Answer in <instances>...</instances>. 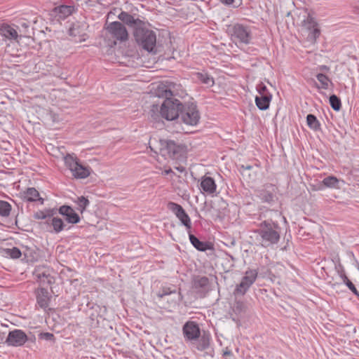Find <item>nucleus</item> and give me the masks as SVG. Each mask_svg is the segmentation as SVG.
Segmentation results:
<instances>
[{
    "instance_id": "nucleus-1",
    "label": "nucleus",
    "mask_w": 359,
    "mask_h": 359,
    "mask_svg": "<svg viewBox=\"0 0 359 359\" xmlns=\"http://www.w3.org/2000/svg\"><path fill=\"white\" fill-rule=\"evenodd\" d=\"M186 95V93L182 90L181 93L176 92L175 89L170 90H158L157 93L158 97H165V100L161 106L160 113L162 117L168 121H172L179 116V112L182 111L183 107L182 103L173 97L178 96L183 97Z\"/></svg>"
},
{
    "instance_id": "nucleus-2",
    "label": "nucleus",
    "mask_w": 359,
    "mask_h": 359,
    "mask_svg": "<svg viewBox=\"0 0 359 359\" xmlns=\"http://www.w3.org/2000/svg\"><path fill=\"white\" fill-rule=\"evenodd\" d=\"M158 143L157 149L164 156H168L172 159H177L186 152V147L182 144H177L174 141L169 140L160 139L157 142L155 137L150 140V148L153 150L152 146Z\"/></svg>"
},
{
    "instance_id": "nucleus-3",
    "label": "nucleus",
    "mask_w": 359,
    "mask_h": 359,
    "mask_svg": "<svg viewBox=\"0 0 359 359\" xmlns=\"http://www.w3.org/2000/svg\"><path fill=\"white\" fill-rule=\"evenodd\" d=\"M136 41L144 50L152 52L156 46V36L154 31L147 27L146 22L134 31Z\"/></svg>"
},
{
    "instance_id": "nucleus-4",
    "label": "nucleus",
    "mask_w": 359,
    "mask_h": 359,
    "mask_svg": "<svg viewBox=\"0 0 359 359\" xmlns=\"http://www.w3.org/2000/svg\"><path fill=\"white\" fill-rule=\"evenodd\" d=\"M300 27L302 34L306 36L308 41L315 43L320 32L315 19L304 12Z\"/></svg>"
},
{
    "instance_id": "nucleus-5",
    "label": "nucleus",
    "mask_w": 359,
    "mask_h": 359,
    "mask_svg": "<svg viewBox=\"0 0 359 359\" xmlns=\"http://www.w3.org/2000/svg\"><path fill=\"white\" fill-rule=\"evenodd\" d=\"M257 233L261 238V245L264 248L277 243L280 239L279 233L273 228L271 223L266 221L260 224Z\"/></svg>"
},
{
    "instance_id": "nucleus-6",
    "label": "nucleus",
    "mask_w": 359,
    "mask_h": 359,
    "mask_svg": "<svg viewBox=\"0 0 359 359\" xmlns=\"http://www.w3.org/2000/svg\"><path fill=\"white\" fill-rule=\"evenodd\" d=\"M64 161L74 177L83 179L90 175V168L81 164L76 156L67 154L64 157Z\"/></svg>"
},
{
    "instance_id": "nucleus-7",
    "label": "nucleus",
    "mask_w": 359,
    "mask_h": 359,
    "mask_svg": "<svg viewBox=\"0 0 359 359\" xmlns=\"http://www.w3.org/2000/svg\"><path fill=\"white\" fill-rule=\"evenodd\" d=\"M257 277V271L254 269L247 271L239 284L236 286L233 294L235 295H244L251 285L255 282Z\"/></svg>"
},
{
    "instance_id": "nucleus-8",
    "label": "nucleus",
    "mask_w": 359,
    "mask_h": 359,
    "mask_svg": "<svg viewBox=\"0 0 359 359\" xmlns=\"http://www.w3.org/2000/svg\"><path fill=\"white\" fill-rule=\"evenodd\" d=\"M229 32L233 39L245 44L249 43L252 39L250 29L240 24H236L229 27Z\"/></svg>"
},
{
    "instance_id": "nucleus-9",
    "label": "nucleus",
    "mask_w": 359,
    "mask_h": 359,
    "mask_svg": "<svg viewBox=\"0 0 359 359\" xmlns=\"http://www.w3.org/2000/svg\"><path fill=\"white\" fill-rule=\"evenodd\" d=\"M106 30L110 36L116 41H126L128 39V31L120 22H110L107 25Z\"/></svg>"
},
{
    "instance_id": "nucleus-10",
    "label": "nucleus",
    "mask_w": 359,
    "mask_h": 359,
    "mask_svg": "<svg viewBox=\"0 0 359 359\" xmlns=\"http://www.w3.org/2000/svg\"><path fill=\"white\" fill-rule=\"evenodd\" d=\"M182 333L186 341L193 343L200 337L201 330L197 323L188 321L183 325Z\"/></svg>"
},
{
    "instance_id": "nucleus-11",
    "label": "nucleus",
    "mask_w": 359,
    "mask_h": 359,
    "mask_svg": "<svg viewBox=\"0 0 359 359\" xmlns=\"http://www.w3.org/2000/svg\"><path fill=\"white\" fill-rule=\"evenodd\" d=\"M181 118L182 121L189 126H196L198 124L200 115L195 105H190L187 107L184 111H181Z\"/></svg>"
},
{
    "instance_id": "nucleus-12",
    "label": "nucleus",
    "mask_w": 359,
    "mask_h": 359,
    "mask_svg": "<svg viewBox=\"0 0 359 359\" xmlns=\"http://www.w3.org/2000/svg\"><path fill=\"white\" fill-rule=\"evenodd\" d=\"M27 340L26 334L20 330H15L8 333L6 342L12 346H22Z\"/></svg>"
},
{
    "instance_id": "nucleus-13",
    "label": "nucleus",
    "mask_w": 359,
    "mask_h": 359,
    "mask_svg": "<svg viewBox=\"0 0 359 359\" xmlns=\"http://www.w3.org/2000/svg\"><path fill=\"white\" fill-rule=\"evenodd\" d=\"M171 210L180 221L181 224L185 226L187 230L189 231L191 228V222L189 216L184 210L177 203H172Z\"/></svg>"
},
{
    "instance_id": "nucleus-14",
    "label": "nucleus",
    "mask_w": 359,
    "mask_h": 359,
    "mask_svg": "<svg viewBox=\"0 0 359 359\" xmlns=\"http://www.w3.org/2000/svg\"><path fill=\"white\" fill-rule=\"evenodd\" d=\"M36 297L37 305L46 310L49 307L51 296L49 292L44 288H39L36 291Z\"/></svg>"
},
{
    "instance_id": "nucleus-15",
    "label": "nucleus",
    "mask_w": 359,
    "mask_h": 359,
    "mask_svg": "<svg viewBox=\"0 0 359 359\" xmlns=\"http://www.w3.org/2000/svg\"><path fill=\"white\" fill-rule=\"evenodd\" d=\"M118 18L128 26L133 27L134 31L137 30L139 27L143 25L144 22L138 18H135L133 16L124 11L121 12L118 15Z\"/></svg>"
},
{
    "instance_id": "nucleus-16",
    "label": "nucleus",
    "mask_w": 359,
    "mask_h": 359,
    "mask_svg": "<svg viewBox=\"0 0 359 359\" xmlns=\"http://www.w3.org/2000/svg\"><path fill=\"white\" fill-rule=\"evenodd\" d=\"M59 212L69 223L76 224L80 220L78 214L68 205L60 207Z\"/></svg>"
},
{
    "instance_id": "nucleus-17",
    "label": "nucleus",
    "mask_w": 359,
    "mask_h": 359,
    "mask_svg": "<svg viewBox=\"0 0 359 359\" xmlns=\"http://www.w3.org/2000/svg\"><path fill=\"white\" fill-rule=\"evenodd\" d=\"M35 276L41 284H50L53 277L50 274L49 269L45 267L38 268L35 271Z\"/></svg>"
},
{
    "instance_id": "nucleus-18",
    "label": "nucleus",
    "mask_w": 359,
    "mask_h": 359,
    "mask_svg": "<svg viewBox=\"0 0 359 359\" xmlns=\"http://www.w3.org/2000/svg\"><path fill=\"white\" fill-rule=\"evenodd\" d=\"M192 285L197 292H203L208 289L209 280L205 276H196L193 279Z\"/></svg>"
},
{
    "instance_id": "nucleus-19",
    "label": "nucleus",
    "mask_w": 359,
    "mask_h": 359,
    "mask_svg": "<svg viewBox=\"0 0 359 359\" xmlns=\"http://www.w3.org/2000/svg\"><path fill=\"white\" fill-rule=\"evenodd\" d=\"M323 184L325 187L332 189H341L344 184L345 182L343 180L338 179L334 176H329L323 180Z\"/></svg>"
},
{
    "instance_id": "nucleus-20",
    "label": "nucleus",
    "mask_w": 359,
    "mask_h": 359,
    "mask_svg": "<svg viewBox=\"0 0 359 359\" xmlns=\"http://www.w3.org/2000/svg\"><path fill=\"white\" fill-rule=\"evenodd\" d=\"M201 188L207 194H212L216 190V184L210 177H204L201 179Z\"/></svg>"
},
{
    "instance_id": "nucleus-21",
    "label": "nucleus",
    "mask_w": 359,
    "mask_h": 359,
    "mask_svg": "<svg viewBox=\"0 0 359 359\" xmlns=\"http://www.w3.org/2000/svg\"><path fill=\"white\" fill-rule=\"evenodd\" d=\"M0 35L10 40H16L18 38V34L16 29L9 25L3 26L0 29Z\"/></svg>"
},
{
    "instance_id": "nucleus-22",
    "label": "nucleus",
    "mask_w": 359,
    "mask_h": 359,
    "mask_svg": "<svg viewBox=\"0 0 359 359\" xmlns=\"http://www.w3.org/2000/svg\"><path fill=\"white\" fill-rule=\"evenodd\" d=\"M272 98L271 95H263L256 96L255 103L257 107L261 110H266L269 108Z\"/></svg>"
},
{
    "instance_id": "nucleus-23",
    "label": "nucleus",
    "mask_w": 359,
    "mask_h": 359,
    "mask_svg": "<svg viewBox=\"0 0 359 359\" xmlns=\"http://www.w3.org/2000/svg\"><path fill=\"white\" fill-rule=\"evenodd\" d=\"M24 198L27 202H36L38 201L43 202L47 200V198L41 196L38 191L34 188H29L25 193Z\"/></svg>"
},
{
    "instance_id": "nucleus-24",
    "label": "nucleus",
    "mask_w": 359,
    "mask_h": 359,
    "mask_svg": "<svg viewBox=\"0 0 359 359\" xmlns=\"http://www.w3.org/2000/svg\"><path fill=\"white\" fill-rule=\"evenodd\" d=\"M189 240L191 243L198 250L200 251H205L206 250L210 248V245L208 243L202 242L199 241L196 236L189 233Z\"/></svg>"
},
{
    "instance_id": "nucleus-25",
    "label": "nucleus",
    "mask_w": 359,
    "mask_h": 359,
    "mask_svg": "<svg viewBox=\"0 0 359 359\" xmlns=\"http://www.w3.org/2000/svg\"><path fill=\"white\" fill-rule=\"evenodd\" d=\"M47 222L51 224L53 230L55 233H59L62 231L65 226L62 219L59 217H50L48 219Z\"/></svg>"
},
{
    "instance_id": "nucleus-26",
    "label": "nucleus",
    "mask_w": 359,
    "mask_h": 359,
    "mask_svg": "<svg viewBox=\"0 0 359 359\" xmlns=\"http://www.w3.org/2000/svg\"><path fill=\"white\" fill-rule=\"evenodd\" d=\"M210 337L208 334L200 335V337L196 340V348L201 351L205 350L210 345Z\"/></svg>"
},
{
    "instance_id": "nucleus-27",
    "label": "nucleus",
    "mask_w": 359,
    "mask_h": 359,
    "mask_svg": "<svg viewBox=\"0 0 359 359\" xmlns=\"http://www.w3.org/2000/svg\"><path fill=\"white\" fill-rule=\"evenodd\" d=\"M196 76L201 83L208 86H212L215 83L213 78L206 72H197Z\"/></svg>"
},
{
    "instance_id": "nucleus-28",
    "label": "nucleus",
    "mask_w": 359,
    "mask_h": 359,
    "mask_svg": "<svg viewBox=\"0 0 359 359\" xmlns=\"http://www.w3.org/2000/svg\"><path fill=\"white\" fill-rule=\"evenodd\" d=\"M339 276L342 280V282L347 285V287L357 296H359V292L356 290L354 285L348 280L347 276L344 273L343 270L338 271Z\"/></svg>"
},
{
    "instance_id": "nucleus-29",
    "label": "nucleus",
    "mask_w": 359,
    "mask_h": 359,
    "mask_svg": "<svg viewBox=\"0 0 359 359\" xmlns=\"http://www.w3.org/2000/svg\"><path fill=\"white\" fill-rule=\"evenodd\" d=\"M306 122L310 128L314 130L320 129V123L316 117L313 114H309L306 117Z\"/></svg>"
},
{
    "instance_id": "nucleus-30",
    "label": "nucleus",
    "mask_w": 359,
    "mask_h": 359,
    "mask_svg": "<svg viewBox=\"0 0 359 359\" xmlns=\"http://www.w3.org/2000/svg\"><path fill=\"white\" fill-rule=\"evenodd\" d=\"M4 253L6 257H8L12 259L19 258L22 255L20 250L15 247L4 249Z\"/></svg>"
},
{
    "instance_id": "nucleus-31",
    "label": "nucleus",
    "mask_w": 359,
    "mask_h": 359,
    "mask_svg": "<svg viewBox=\"0 0 359 359\" xmlns=\"http://www.w3.org/2000/svg\"><path fill=\"white\" fill-rule=\"evenodd\" d=\"M316 78L320 84L318 88L323 89H327L329 88V84L331 81L327 76L323 74H318Z\"/></svg>"
},
{
    "instance_id": "nucleus-32",
    "label": "nucleus",
    "mask_w": 359,
    "mask_h": 359,
    "mask_svg": "<svg viewBox=\"0 0 359 359\" xmlns=\"http://www.w3.org/2000/svg\"><path fill=\"white\" fill-rule=\"evenodd\" d=\"M53 215V210H39L34 213V217L39 219H49Z\"/></svg>"
},
{
    "instance_id": "nucleus-33",
    "label": "nucleus",
    "mask_w": 359,
    "mask_h": 359,
    "mask_svg": "<svg viewBox=\"0 0 359 359\" xmlns=\"http://www.w3.org/2000/svg\"><path fill=\"white\" fill-rule=\"evenodd\" d=\"M330 104L332 108L335 111H339L341 109V101L339 98L335 95H332L330 97Z\"/></svg>"
},
{
    "instance_id": "nucleus-34",
    "label": "nucleus",
    "mask_w": 359,
    "mask_h": 359,
    "mask_svg": "<svg viewBox=\"0 0 359 359\" xmlns=\"http://www.w3.org/2000/svg\"><path fill=\"white\" fill-rule=\"evenodd\" d=\"M11 210V206L10 203H0V215L8 216Z\"/></svg>"
},
{
    "instance_id": "nucleus-35",
    "label": "nucleus",
    "mask_w": 359,
    "mask_h": 359,
    "mask_svg": "<svg viewBox=\"0 0 359 359\" xmlns=\"http://www.w3.org/2000/svg\"><path fill=\"white\" fill-rule=\"evenodd\" d=\"M262 199L265 202H270L274 201L273 195L270 191H266L261 194Z\"/></svg>"
},
{
    "instance_id": "nucleus-36",
    "label": "nucleus",
    "mask_w": 359,
    "mask_h": 359,
    "mask_svg": "<svg viewBox=\"0 0 359 359\" xmlns=\"http://www.w3.org/2000/svg\"><path fill=\"white\" fill-rule=\"evenodd\" d=\"M257 89L258 90V93L259 94V95H271L267 90V88L266 86H264V84L262 83H260L259 85L257 86Z\"/></svg>"
},
{
    "instance_id": "nucleus-37",
    "label": "nucleus",
    "mask_w": 359,
    "mask_h": 359,
    "mask_svg": "<svg viewBox=\"0 0 359 359\" xmlns=\"http://www.w3.org/2000/svg\"><path fill=\"white\" fill-rule=\"evenodd\" d=\"M172 89H175V90L176 92L181 93L182 90H183L185 93V91L183 89L181 88L180 86L177 85V84H174V83L170 85L168 89H165L164 90H172Z\"/></svg>"
},
{
    "instance_id": "nucleus-38",
    "label": "nucleus",
    "mask_w": 359,
    "mask_h": 359,
    "mask_svg": "<svg viewBox=\"0 0 359 359\" xmlns=\"http://www.w3.org/2000/svg\"><path fill=\"white\" fill-rule=\"evenodd\" d=\"M41 337L46 340H51L53 338V334L49 332L41 334Z\"/></svg>"
},
{
    "instance_id": "nucleus-39",
    "label": "nucleus",
    "mask_w": 359,
    "mask_h": 359,
    "mask_svg": "<svg viewBox=\"0 0 359 359\" xmlns=\"http://www.w3.org/2000/svg\"><path fill=\"white\" fill-rule=\"evenodd\" d=\"M60 12L70 13L71 12V8L69 7V6H61L60 8Z\"/></svg>"
},
{
    "instance_id": "nucleus-40",
    "label": "nucleus",
    "mask_w": 359,
    "mask_h": 359,
    "mask_svg": "<svg viewBox=\"0 0 359 359\" xmlns=\"http://www.w3.org/2000/svg\"><path fill=\"white\" fill-rule=\"evenodd\" d=\"M219 1L225 5H231L234 2V0H219Z\"/></svg>"
},
{
    "instance_id": "nucleus-41",
    "label": "nucleus",
    "mask_w": 359,
    "mask_h": 359,
    "mask_svg": "<svg viewBox=\"0 0 359 359\" xmlns=\"http://www.w3.org/2000/svg\"><path fill=\"white\" fill-rule=\"evenodd\" d=\"M231 350H229L228 348H226L225 350H224L223 351V355L224 356H229V355H231Z\"/></svg>"
},
{
    "instance_id": "nucleus-42",
    "label": "nucleus",
    "mask_w": 359,
    "mask_h": 359,
    "mask_svg": "<svg viewBox=\"0 0 359 359\" xmlns=\"http://www.w3.org/2000/svg\"><path fill=\"white\" fill-rule=\"evenodd\" d=\"M89 201V199L88 197H85V196H81L79 198V202H85V203H87Z\"/></svg>"
},
{
    "instance_id": "nucleus-43",
    "label": "nucleus",
    "mask_w": 359,
    "mask_h": 359,
    "mask_svg": "<svg viewBox=\"0 0 359 359\" xmlns=\"http://www.w3.org/2000/svg\"><path fill=\"white\" fill-rule=\"evenodd\" d=\"M319 68L321 71H325V72H327L330 69V68L325 65H322Z\"/></svg>"
},
{
    "instance_id": "nucleus-44",
    "label": "nucleus",
    "mask_w": 359,
    "mask_h": 359,
    "mask_svg": "<svg viewBox=\"0 0 359 359\" xmlns=\"http://www.w3.org/2000/svg\"><path fill=\"white\" fill-rule=\"evenodd\" d=\"M354 12L356 13V14H359V6H355L354 8Z\"/></svg>"
},
{
    "instance_id": "nucleus-45",
    "label": "nucleus",
    "mask_w": 359,
    "mask_h": 359,
    "mask_svg": "<svg viewBox=\"0 0 359 359\" xmlns=\"http://www.w3.org/2000/svg\"><path fill=\"white\" fill-rule=\"evenodd\" d=\"M171 292H163L161 296L162 297V296H163V295H167V294H170Z\"/></svg>"
},
{
    "instance_id": "nucleus-46",
    "label": "nucleus",
    "mask_w": 359,
    "mask_h": 359,
    "mask_svg": "<svg viewBox=\"0 0 359 359\" xmlns=\"http://www.w3.org/2000/svg\"><path fill=\"white\" fill-rule=\"evenodd\" d=\"M170 172H171V170H165V174H168Z\"/></svg>"
},
{
    "instance_id": "nucleus-47",
    "label": "nucleus",
    "mask_w": 359,
    "mask_h": 359,
    "mask_svg": "<svg viewBox=\"0 0 359 359\" xmlns=\"http://www.w3.org/2000/svg\"><path fill=\"white\" fill-rule=\"evenodd\" d=\"M153 108H154V109H156V110L158 109V107H157V106H155V105H153Z\"/></svg>"
},
{
    "instance_id": "nucleus-48",
    "label": "nucleus",
    "mask_w": 359,
    "mask_h": 359,
    "mask_svg": "<svg viewBox=\"0 0 359 359\" xmlns=\"http://www.w3.org/2000/svg\"><path fill=\"white\" fill-rule=\"evenodd\" d=\"M177 169L180 170L181 172H182L184 170V168H177Z\"/></svg>"
},
{
    "instance_id": "nucleus-49",
    "label": "nucleus",
    "mask_w": 359,
    "mask_h": 359,
    "mask_svg": "<svg viewBox=\"0 0 359 359\" xmlns=\"http://www.w3.org/2000/svg\"><path fill=\"white\" fill-rule=\"evenodd\" d=\"M250 168H251L250 166H248V167H246V168H247L248 170L250 169Z\"/></svg>"
},
{
    "instance_id": "nucleus-50",
    "label": "nucleus",
    "mask_w": 359,
    "mask_h": 359,
    "mask_svg": "<svg viewBox=\"0 0 359 359\" xmlns=\"http://www.w3.org/2000/svg\"><path fill=\"white\" fill-rule=\"evenodd\" d=\"M0 202H4V201L0 200Z\"/></svg>"
}]
</instances>
